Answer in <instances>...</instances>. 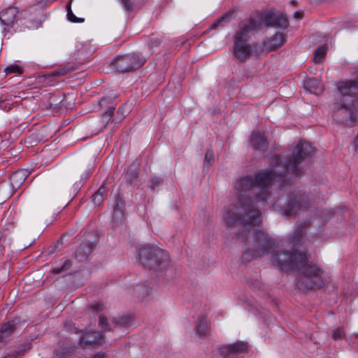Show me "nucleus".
Returning a JSON list of instances; mask_svg holds the SVG:
<instances>
[{
	"label": "nucleus",
	"mask_w": 358,
	"mask_h": 358,
	"mask_svg": "<svg viewBox=\"0 0 358 358\" xmlns=\"http://www.w3.org/2000/svg\"><path fill=\"white\" fill-rule=\"evenodd\" d=\"M313 151L314 147L310 143L301 141L293 150H290L285 160L280 157L274 158L265 171L236 180V201L225 209L222 219L228 227L240 220L248 233L246 240L253 243V248L246 251L245 256L259 258L271 252H274L276 241L255 228L262 222L261 209L269 203L272 197L268 188L299 176L303 171L301 164Z\"/></svg>",
	"instance_id": "obj_1"
},
{
	"label": "nucleus",
	"mask_w": 358,
	"mask_h": 358,
	"mask_svg": "<svg viewBox=\"0 0 358 358\" xmlns=\"http://www.w3.org/2000/svg\"><path fill=\"white\" fill-rule=\"evenodd\" d=\"M271 261L273 265L287 272L299 269L297 283L301 289H313L324 283L325 273L316 265L308 264L306 253L296 250L292 254L277 251L273 254Z\"/></svg>",
	"instance_id": "obj_2"
},
{
	"label": "nucleus",
	"mask_w": 358,
	"mask_h": 358,
	"mask_svg": "<svg viewBox=\"0 0 358 358\" xmlns=\"http://www.w3.org/2000/svg\"><path fill=\"white\" fill-rule=\"evenodd\" d=\"M287 24V17L273 10L263 11L257 17L242 22L234 36V56L238 59L243 61L251 54L252 48L248 42L250 31L262 25L285 29Z\"/></svg>",
	"instance_id": "obj_3"
},
{
	"label": "nucleus",
	"mask_w": 358,
	"mask_h": 358,
	"mask_svg": "<svg viewBox=\"0 0 358 358\" xmlns=\"http://www.w3.org/2000/svg\"><path fill=\"white\" fill-rule=\"evenodd\" d=\"M338 89L340 97L334 103L335 116L342 122H353L358 111V80L339 83Z\"/></svg>",
	"instance_id": "obj_4"
},
{
	"label": "nucleus",
	"mask_w": 358,
	"mask_h": 358,
	"mask_svg": "<svg viewBox=\"0 0 358 358\" xmlns=\"http://www.w3.org/2000/svg\"><path fill=\"white\" fill-rule=\"evenodd\" d=\"M273 209L282 210L285 215H293L301 210L307 209L308 201L307 197L299 190L293 191L288 199L280 198L272 204Z\"/></svg>",
	"instance_id": "obj_5"
},
{
	"label": "nucleus",
	"mask_w": 358,
	"mask_h": 358,
	"mask_svg": "<svg viewBox=\"0 0 358 358\" xmlns=\"http://www.w3.org/2000/svg\"><path fill=\"white\" fill-rule=\"evenodd\" d=\"M139 261L150 269H155L169 262L168 253L160 248L142 245L138 248Z\"/></svg>",
	"instance_id": "obj_6"
},
{
	"label": "nucleus",
	"mask_w": 358,
	"mask_h": 358,
	"mask_svg": "<svg viewBox=\"0 0 358 358\" xmlns=\"http://www.w3.org/2000/svg\"><path fill=\"white\" fill-rule=\"evenodd\" d=\"M145 62V58L133 53L117 57L113 64L118 71L125 72L141 67Z\"/></svg>",
	"instance_id": "obj_7"
},
{
	"label": "nucleus",
	"mask_w": 358,
	"mask_h": 358,
	"mask_svg": "<svg viewBox=\"0 0 358 358\" xmlns=\"http://www.w3.org/2000/svg\"><path fill=\"white\" fill-rule=\"evenodd\" d=\"M18 10L16 7H9L0 14V32L9 31L16 20Z\"/></svg>",
	"instance_id": "obj_8"
},
{
	"label": "nucleus",
	"mask_w": 358,
	"mask_h": 358,
	"mask_svg": "<svg viewBox=\"0 0 358 358\" xmlns=\"http://www.w3.org/2000/svg\"><path fill=\"white\" fill-rule=\"evenodd\" d=\"M103 338L101 334L96 331L88 332L85 334L80 339V344L83 348H91L101 344Z\"/></svg>",
	"instance_id": "obj_9"
},
{
	"label": "nucleus",
	"mask_w": 358,
	"mask_h": 358,
	"mask_svg": "<svg viewBox=\"0 0 358 358\" xmlns=\"http://www.w3.org/2000/svg\"><path fill=\"white\" fill-rule=\"evenodd\" d=\"M196 335L203 338L210 334V324L209 320L205 315H200L198 317L195 324Z\"/></svg>",
	"instance_id": "obj_10"
},
{
	"label": "nucleus",
	"mask_w": 358,
	"mask_h": 358,
	"mask_svg": "<svg viewBox=\"0 0 358 358\" xmlns=\"http://www.w3.org/2000/svg\"><path fill=\"white\" fill-rule=\"evenodd\" d=\"M247 350V345L243 342H236L229 344L222 350V354L224 357H229L234 355H238L244 352Z\"/></svg>",
	"instance_id": "obj_11"
},
{
	"label": "nucleus",
	"mask_w": 358,
	"mask_h": 358,
	"mask_svg": "<svg viewBox=\"0 0 358 358\" xmlns=\"http://www.w3.org/2000/svg\"><path fill=\"white\" fill-rule=\"evenodd\" d=\"M285 41V36L282 34H276L273 37L267 38L264 42V48L271 51L282 45Z\"/></svg>",
	"instance_id": "obj_12"
},
{
	"label": "nucleus",
	"mask_w": 358,
	"mask_h": 358,
	"mask_svg": "<svg viewBox=\"0 0 358 358\" xmlns=\"http://www.w3.org/2000/svg\"><path fill=\"white\" fill-rule=\"evenodd\" d=\"M250 144L256 150H264L267 145L266 138L260 132H253L250 138Z\"/></svg>",
	"instance_id": "obj_13"
},
{
	"label": "nucleus",
	"mask_w": 358,
	"mask_h": 358,
	"mask_svg": "<svg viewBox=\"0 0 358 358\" xmlns=\"http://www.w3.org/2000/svg\"><path fill=\"white\" fill-rule=\"evenodd\" d=\"M303 87L306 90L314 94H320L323 91V87L320 80L315 78H308L304 80Z\"/></svg>",
	"instance_id": "obj_14"
},
{
	"label": "nucleus",
	"mask_w": 358,
	"mask_h": 358,
	"mask_svg": "<svg viewBox=\"0 0 358 358\" xmlns=\"http://www.w3.org/2000/svg\"><path fill=\"white\" fill-rule=\"evenodd\" d=\"M15 328V323L13 321L3 323L0 329V341L8 337L13 332Z\"/></svg>",
	"instance_id": "obj_15"
},
{
	"label": "nucleus",
	"mask_w": 358,
	"mask_h": 358,
	"mask_svg": "<svg viewBox=\"0 0 358 358\" xmlns=\"http://www.w3.org/2000/svg\"><path fill=\"white\" fill-rule=\"evenodd\" d=\"M27 176V173L26 170H18L13 173L10 176V180L12 181L13 186H18L21 183H22Z\"/></svg>",
	"instance_id": "obj_16"
},
{
	"label": "nucleus",
	"mask_w": 358,
	"mask_h": 358,
	"mask_svg": "<svg viewBox=\"0 0 358 358\" xmlns=\"http://www.w3.org/2000/svg\"><path fill=\"white\" fill-rule=\"evenodd\" d=\"M106 192V187L104 185H102L97 192L92 196V201L94 205H99L103 201Z\"/></svg>",
	"instance_id": "obj_17"
},
{
	"label": "nucleus",
	"mask_w": 358,
	"mask_h": 358,
	"mask_svg": "<svg viewBox=\"0 0 358 358\" xmlns=\"http://www.w3.org/2000/svg\"><path fill=\"white\" fill-rule=\"evenodd\" d=\"M327 54V48L325 46H320L314 52L313 60L315 63L322 62L325 55Z\"/></svg>",
	"instance_id": "obj_18"
},
{
	"label": "nucleus",
	"mask_w": 358,
	"mask_h": 358,
	"mask_svg": "<svg viewBox=\"0 0 358 358\" xmlns=\"http://www.w3.org/2000/svg\"><path fill=\"white\" fill-rule=\"evenodd\" d=\"M302 238L303 229L301 227H298L295 231L294 236L290 238V241L292 243L293 246L296 247V245L301 244Z\"/></svg>",
	"instance_id": "obj_19"
},
{
	"label": "nucleus",
	"mask_w": 358,
	"mask_h": 358,
	"mask_svg": "<svg viewBox=\"0 0 358 358\" xmlns=\"http://www.w3.org/2000/svg\"><path fill=\"white\" fill-rule=\"evenodd\" d=\"M22 72L23 69L22 66L16 64H12L5 69V73L6 74L15 73L17 75H20L22 73Z\"/></svg>",
	"instance_id": "obj_20"
},
{
	"label": "nucleus",
	"mask_w": 358,
	"mask_h": 358,
	"mask_svg": "<svg viewBox=\"0 0 358 358\" xmlns=\"http://www.w3.org/2000/svg\"><path fill=\"white\" fill-rule=\"evenodd\" d=\"M131 321V317L129 315H122L118 318H115L114 322L120 326H127Z\"/></svg>",
	"instance_id": "obj_21"
},
{
	"label": "nucleus",
	"mask_w": 358,
	"mask_h": 358,
	"mask_svg": "<svg viewBox=\"0 0 358 358\" xmlns=\"http://www.w3.org/2000/svg\"><path fill=\"white\" fill-rule=\"evenodd\" d=\"M71 264L70 261L65 260L61 266H54L52 268V272L55 273H62V272L67 270L68 268H69L71 266Z\"/></svg>",
	"instance_id": "obj_22"
},
{
	"label": "nucleus",
	"mask_w": 358,
	"mask_h": 358,
	"mask_svg": "<svg viewBox=\"0 0 358 358\" xmlns=\"http://www.w3.org/2000/svg\"><path fill=\"white\" fill-rule=\"evenodd\" d=\"M67 17L68 20L72 22H83L84 21V18H78L77 17L71 10L70 5H67Z\"/></svg>",
	"instance_id": "obj_23"
},
{
	"label": "nucleus",
	"mask_w": 358,
	"mask_h": 358,
	"mask_svg": "<svg viewBox=\"0 0 358 358\" xmlns=\"http://www.w3.org/2000/svg\"><path fill=\"white\" fill-rule=\"evenodd\" d=\"M345 336V331L343 328H337L332 332V337L334 340H339L343 338Z\"/></svg>",
	"instance_id": "obj_24"
},
{
	"label": "nucleus",
	"mask_w": 358,
	"mask_h": 358,
	"mask_svg": "<svg viewBox=\"0 0 358 358\" xmlns=\"http://www.w3.org/2000/svg\"><path fill=\"white\" fill-rule=\"evenodd\" d=\"M231 15H232L231 13H227L226 15H224V16L221 17L220 19L217 20V21L216 22H215L212 25L211 28L215 29L222 22L227 21L231 17Z\"/></svg>",
	"instance_id": "obj_25"
},
{
	"label": "nucleus",
	"mask_w": 358,
	"mask_h": 358,
	"mask_svg": "<svg viewBox=\"0 0 358 358\" xmlns=\"http://www.w3.org/2000/svg\"><path fill=\"white\" fill-rule=\"evenodd\" d=\"M99 327L103 330L111 329V328L108 327V326L107 319L103 315L99 317Z\"/></svg>",
	"instance_id": "obj_26"
},
{
	"label": "nucleus",
	"mask_w": 358,
	"mask_h": 358,
	"mask_svg": "<svg viewBox=\"0 0 358 358\" xmlns=\"http://www.w3.org/2000/svg\"><path fill=\"white\" fill-rule=\"evenodd\" d=\"M123 213L122 211L119 209V208H115L114 209V211H113V220H122L123 218Z\"/></svg>",
	"instance_id": "obj_27"
},
{
	"label": "nucleus",
	"mask_w": 358,
	"mask_h": 358,
	"mask_svg": "<svg viewBox=\"0 0 358 358\" xmlns=\"http://www.w3.org/2000/svg\"><path fill=\"white\" fill-rule=\"evenodd\" d=\"M213 158H214L213 152L211 150L208 151L205 155L204 164H206V163L210 164L213 160Z\"/></svg>",
	"instance_id": "obj_28"
},
{
	"label": "nucleus",
	"mask_w": 358,
	"mask_h": 358,
	"mask_svg": "<svg viewBox=\"0 0 358 358\" xmlns=\"http://www.w3.org/2000/svg\"><path fill=\"white\" fill-rule=\"evenodd\" d=\"M143 288H144V289L143 290V294H145L146 296H149V295L152 294L153 288L149 284L144 285H143Z\"/></svg>",
	"instance_id": "obj_29"
},
{
	"label": "nucleus",
	"mask_w": 358,
	"mask_h": 358,
	"mask_svg": "<svg viewBox=\"0 0 358 358\" xmlns=\"http://www.w3.org/2000/svg\"><path fill=\"white\" fill-rule=\"evenodd\" d=\"M18 352L16 350H11L8 352L2 358H15Z\"/></svg>",
	"instance_id": "obj_30"
},
{
	"label": "nucleus",
	"mask_w": 358,
	"mask_h": 358,
	"mask_svg": "<svg viewBox=\"0 0 358 358\" xmlns=\"http://www.w3.org/2000/svg\"><path fill=\"white\" fill-rule=\"evenodd\" d=\"M160 182V180L158 178H155L152 180V188L155 189V187Z\"/></svg>",
	"instance_id": "obj_31"
},
{
	"label": "nucleus",
	"mask_w": 358,
	"mask_h": 358,
	"mask_svg": "<svg viewBox=\"0 0 358 358\" xmlns=\"http://www.w3.org/2000/svg\"><path fill=\"white\" fill-rule=\"evenodd\" d=\"M93 358H107L106 355L104 353H98L95 355Z\"/></svg>",
	"instance_id": "obj_32"
},
{
	"label": "nucleus",
	"mask_w": 358,
	"mask_h": 358,
	"mask_svg": "<svg viewBox=\"0 0 358 358\" xmlns=\"http://www.w3.org/2000/svg\"><path fill=\"white\" fill-rule=\"evenodd\" d=\"M294 17L295 18H301L302 17V12L301 11H296L294 14Z\"/></svg>",
	"instance_id": "obj_33"
},
{
	"label": "nucleus",
	"mask_w": 358,
	"mask_h": 358,
	"mask_svg": "<svg viewBox=\"0 0 358 358\" xmlns=\"http://www.w3.org/2000/svg\"><path fill=\"white\" fill-rule=\"evenodd\" d=\"M83 250V245H80L78 252H80V250Z\"/></svg>",
	"instance_id": "obj_34"
},
{
	"label": "nucleus",
	"mask_w": 358,
	"mask_h": 358,
	"mask_svg": "<svg viewBox=\"0 0 358 358\" xmlns=\"http://www.w3.org/2000/svg\"><path fill=\"white\" fill-rule=\"evenodd\" d=\"M240 238H241L243 241L245 240V237L243 234L240 236Z\"/></svg>",
	"instance_id": "obj_35"
},
{
	"label": "nucleus",
	"mask_w": 358,
	"mask_h": 358,
	"mask_svg": "<svg viewBox=\"0 0 358 358\" xmlns=\"http://www.w3.org/2000/svg\"><path fill=\"white\" fill-rule=\"evenodd\" d=\"M59 73H60L59 72H55V73H54V75L59 74Z\"/></svg>",
	"instance_id": "obj_36"
},
{
	"label": "nucleus",
	"mask_w": 358,
	"mask_h": 358,
	"mask_svg": "<svg viewBox=\"0 0 358 358\" xmlns=\"http://www.w3.org/2000/svg\"><path fill=\"white\" fill-rule=\"evenodd\" d=\"M122 109H123V107H122V108H119L118 112H120V110H122Z\"/></svg>",
	"instance_id": "obj_37"
},
{
	"label": "nucleus",
	"mask_w": 358,
	"mask_h": 358,
	"mask_svg": "<svg viewBox=\"0 0 358 358\" xmlns=\"http://www.w3.org/2000/svg\"><path fill=\"white\" fill-rule=\"evenodd\" d=\"M357 338H358V335H357Z\"/></svg>",
	"instance_id": "obj_38"
}]
</instances>
